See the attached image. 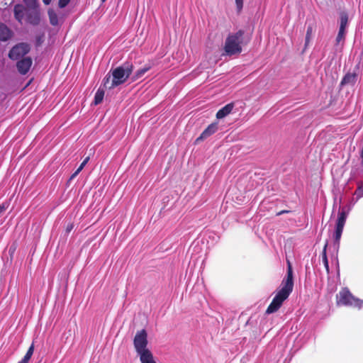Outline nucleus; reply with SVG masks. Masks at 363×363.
<instances>
[{"mask_svg": "<svg viewBox=\"0 0 363 363\" xmlns=\"http://www.w3.org/2000/svg\"><path fill=\"white\" fill-rule=\"evenodd\" d=\"M29 45L26 43H20L13 47L9 52V57L13 60H17L24 56L29 51Z\"/></svg>", "mask_w": 363, "mask_h": 363, "instance_id": "obj_7", "label": "nucleus"}, {"mask_svg": "<svg viewBox=\"0 0 363 363\" xmlns=\"http://www.w3.org/2000/svg\"><path fill=\"white\" fill-rule=\"evenodd\" d=\"M337 304L360 309L363 300L355 297L347 288L342 289L337 294Z\"/></svg>", "mask_w": 363, "mask_h": 363, "instance_id": "obj_4", "label": "nucleus"}, {"mask_svg": "<svg viewBox=\"0 0 363 363\" xmlns=\"http://www.w3.org/2000/svg\"><path fill=\"white\" fill-rule=\"evenodd\" d=\"M80 172H77V169L74 172V173L72 175L71 179L74 178Z\"/></svg>", "mask_w": 363, "mask_h": 363, "instance_id": "obj_29", "label": "nucleus"}, {"mask_svg": "<svg viewBox=\"0 0 363 363\" xmlns=\"http://www.w3.org/2000/svg\"><path fill=\"white\" fill-rule=\"evenodd\" d=\"M311 32H312V28L310 27L307 30L306 36V44H307L310 40Z\"/></svg>", "mask_w": 363, "mask_h": 363, "instance_id": "obj_23", "label": "nucleus"}, {"mask_svg": "<svg viewBox=\"0 0 363 363\" xmlns=\"http://www.w3.org/2000/svg\"><path fill=\"white\" fill-rule=\"evenodd\" d=\"M236 8L238 11H240L243 7V0H235Z\"/></svg>", "mask_w": 363, "mask_h": 363, "instance_id": "obj_21", "label": "nucleus"}, {"mask_svg": "<svg viewBox=\"0 0 363 363\" xmlns=\"http://www.w3.org/2000/svg\"><path fill=\"white\" fill-rule=\"evenodd\" d=\"M148 70V68H143L139 69L135 74V79H139Z\"/></svg>", "mask_w": 363, "mask_h": 363, "instance_id": "obj_20", "label": "nucleus"}, {"mask_svg": "<svg viewBox=\"0 0 363 363\" xmlns=\"http://www.w3.org/2000/svg\"><path fill=\"white\" fill-rule=\"evenodd\" d=\"M345 33L346 31L339 30L336 38V41L337 43H340L341 42L344 41Z\"/></svg>", "mask_w": 363, "mask_h": 363, "instance_id": "obj_19", "label": "nucleus"}, {"mask_svg": "<svg viewBox=\"0 0 363 363\" xmlns=\"http://www.w3.org/2000/svg\"><path fill=\"white\" fill-rule=\"evenodd\" d=\"M133 71L131 65H124L112 71L111 75H107L104 79V86L107 89H113L123 83L129 77Z\"/></svg>", "mask_w": 363, "mask_h": 363, "instance_id": "obj_3", "label": "nucleus"}, {"mask_svg": "<svg viewBox=\"0 0 363 363\" xmlns=\"http://www.w3.org/2000/svg\"><path fill=\"white\" fill-rule=\"evenodd\" d=\"M355 198L352 199L354 203L357 202L360 198L363 196V181L357 182V188L354 193Z\"/></svg>", "mask_w": 363, "mask_h": 363, "instance_id": "obj_12", "label": "nucleus"}, {"mask_svg": "<svg viewBox=\"0 0 363 363\" xmlns=\"http://www.w3.org/2000/svg\"><path fill=\"white\" fill-rule=\"evenodd\" d=\"M106 0H101L102 2H105Z\"/></svg>", "mask_w": 363, "mask_h": 363, "instance_id": "obj_33", "label": "nucleus"}, {"mask_svg": "<svg viewBox=\"0 0 363 363\" xmlns=\"http://www.w3.org/2000/svg\"><path fill=\"white\" fill-rule=\"evenodd\" d=\"M348 24V16L346 13L342 12L340 15V30L346 31Z\"/></svg>", "mask_w": 363, "mask_h": 363, "instance_id": "obj_13", "label": "nucleus"}, {"mask_svg": "<svg viewBox=\"0 0 363 363\" xmlns=\"http://www.w3.org/2000/svg\"><path fill=\"white\" fill-rule=\"evenodd\" d=\"M32 65V60L30 57H26L17 63L18 70L20 73L25 74L30 69Z\"/></svg>", "mask_w": 363, "mask_h": 363, "instance_id": "obj_8", "label": "nucleus"}, {"mask_svg": "<svg viewBox=\"0 0 363 363\" xmlns=\"http://www.w3.org/2000/svg\"><path fill=\"white\" fill-rule=\"evenodd\" d=\"M7 208L8 205L6 203H2L1 205H0V215L3 213L6 210Z\"/></svg>", "mask_w": 363, "mask_h": 363, "instance_id": "obj_25", "label": "nucleus"}, {"mask_svg": "<svg viewBox=\"0 0 363 363\" xmlns=\"http://www.w3.org/2000/svg\"><path fill=\"white\" fill-rule=\"evenodd\" d=\"M69 1L70 0H59V6L60 8H64L69 3Z\"/></svg>", "mask_w": 363, "mask_h": 363, "instance_id": "obj_22", "label": "nucleus"}, {"mask_svg": "<svg viewBox=\"0 0 363 363\" xmlns=\"http://www.w3.org/2000/svg\"><path fill=\"white\" fill-rule=\"evenodd\" d=\"M326 248H327V244L325 245L323 250V262L324 264V267L326 269L327 273H329V264H328V260L326 255Z\"/></svg>", "mask_w": 363, "mask_h": 363, "instance_id": "obj_18", "label": "nucleus"}, {"mask_svg": "<svg viewBox=\"0 0 363 363\" xmlns=\"http://www.w3.org/2000/svg\"><path fill=\"white\" fill-rule=\"evenodd\" d=\"M218 130V123H213L211 125H209L207 128H206L203 133L201 134V135L196 139V142H199V140H202L214 133Z\"/></svg>", "mask_w": 363, "mask_h": 363, "instance_id": "obj_9", "label": "nucleus"}, {"mask_svg": "<svg viewBox=\"0 0 363 363\" xmlns=\"http://www.w3.org/2000/svg\"><path fill=\"white\" fill-rule=\"evenodd\" d=\"M242 36L243 32L242 30H239L234 34L230 35L226 38L224 50L227 55H233L241 52V44L242 43Z\"/></svg>", "mask_w": 363, "mask_h": 363, "instance_id": "obj_5", "label": "nucleus"}, {"mask_svg": "<svg viewBox=\"0 0 363 363\" xmlns=\"http://www.w3.org/2000/svg\"><path fill=\"white\" fill-rule=\"evenodd\" d=\"M31 358V357L28 356V355H25L24 357L23 358V359H21L24 363H28V361L30 360V359Z\"/></svg>", "mask_w": 363, "mask_h": 363, "instance_id": "obj_27", "label": "nucleus"}, {"mask_svg": "<svg viewBox=\"0 0 363 363\" xmlns=\"http://www.w3.org/2000/svg\"><path fill=\"white\" fill-rule=\"evenodd\" d=\"M234 107V104L233 103H230L225 105L223 108L220 109L216 113V118L218 119H222L227 116L230 112L233 111Z\"/></svg>", "mask_w": 363, "mask_h": 363, "instance_id": "obj_10", "label": "nucleus"}, {"mask_svg": "<svg viewBox=\"0 0 363 363\" xmlns=\"http://www.w3.org/2000/svg\"><path fill=\"white\" fill-rule=\"evenodd\" d=\"M104 96V91L102 89H98L94 96V104L97 105L100 104L103 101Z\"/></svg>", "mask_w": 363, "mask_h": 363, "instance_id": "obj_17", "label": "nucleus"}, {"mask_svg": "<svg viewBox=\"0 0 363 363\" xmlns=\"http://www.w3.org/2000/svg\"><path fill=\"white\" fill-rule=\"evenodd\" d=\"M356 81V75L352 73H347L345 74V76L343 77L341 84L342 85H346V84H354Z\"/></svg>", "mask_w": 363, "mask_h": 363, "instance_id": "obj_14", "label": "nucleus"}, {"mask_svg": "<svg viewBox=\"0 0 363 363\" xmlns=\"http://www.w3.org/2000/svg\"><path fill=\"white\" fill-rule=\"evenodd\" d=\"M14 14L18 21H21L23 17V7L21 5H16L14 7Z\"/></svg>", "mask_w": 363, "mask_h": 363, "instance_id": "obj_16", "label": "nucleus"}, {"mask_svg": "<svg viewBox=\"0 0 363 363\" xmlns=\"http://www.w3.org/2000/svg\"><path fill=\"white\" fill-rule=\"evenodd\" d=\"M293 287V271L290 262H288L286 277L282 281L281 289L278 290L272 303L268 306L266 313L270 314L277 311L281 306L283 302L289 297L291 293Z\"/></svg>", "mask_w": 363, "mask_h": 363, "instance_id": "obj_1", "label": "nucleus"}, {"mask_svg": "<svg viewBox=\"0 0 363 363\" xmlns=\"http://www.w3.org/2000/svg\"><path fill=\"white\" fill-rule=\"evenodd\" d=\"M84 167H85L84 162H82V164L77 169V172H81Z\"/></svg>", "mask_w": 363, "mask_h": 363, "instance_id": "obj_28", "label": "nucleus"}, {"mask_svg": "<svg viewBox=\"0 0 363 363\" xmlns=\"http://www.w3.org/2000/svg\"><path fill=\"white\" fill-rule=\"evenodd\" d=\"M348 212H346L344 208L342 209L341 211L339 212L337 220L336 223L335 230L334 233V239L335 243L339 245L342 233L343 231V228L346 222V219L347 217Z\"/></svg>", "mask_w": 363, "mask_h": 363, "instance_id": "obj_6", "label": "nucleus"}, {"mask_svg": "<svg viewBox=\"0 0 363 363\" xmlns=\"http://www.w3.org/2000/svg\"><path fill=\"white\" fill-rule=\"evenodd\" d=\"M11 36V30L5 25L0 23V40H7Z\"/></svg>", "mask_w": 363, "mask_h": 363, "instance_id": "obj_11", "label": "nucleus"}, {"mask_svg": "<svg viewBox=\"0 0 363 363\" xmlns=\"http://www.w3.org/2000/svg\"><path fill=\"white\" fill-rule=\"evenodd\" d=\"M43 1L45 4L48 5V4H50V3L51 2L52 0H43Z\"/></svg>", "mask_w": 363, "mask_h": 363, "instance_id": "obj_30", "label": "nucleus"}, {"mask_svg": "<svg viewBox=\"0 0 363 363\" xmlns=\"http://www.w3.org/2000/svg\"><path fill=\"white\" fill-rule=\"evenodd\" d=\"M18 363H24L22 360H21L20 362H18Z\"/></svg>", "mask_w": 363, "mask_h": 363, "instance_id": "obj_32", "label": "nucleus"}, {"mask_svg": "<svg viewBox=\"0 0 363 363\" xmlns=\"http://www.w3.org/2000/svg\"><path fill=\"white\" fill-rule=\"evenodd\" d=\"M89 160V157H87L84 159V160L82 162H84V164L86 165Z\"/></svg>", "mask_w": 363, "mask_h": 363, "instance_id": "obj_31", "label": "nucleus"}, {"mask_svg": "<svg viewBox=\"0 0 363 363\" xmlns=\"http://www.w3.org/2000/svg\"><path fill=\"white\" fill-rule=\"evenodd\" d=\"M23 1L28 5V6H33L35 3V0H23Z\"/></svg>", "mask_w": 363, "mask_h": 363, "instance_id": "obj_26", "label": "nucleus"}, {"mask_svg": "<svg viewBox=\"0 0 363 363\" xmlns=\"http://www.w3.org/2000/svg\"><path fill=\"white\" fill-rule=\"evenodd\" d=\"M33 351H34V346H33V345H31V346L29 347V349L28 350L26 354L28 355L30 357H32V355L33 354Z\"/></svg>", "mask_w": 363, "mask_h": 363, "instance_id": "obj_24", "label": "nucleus"}, {"mask_svg": "<svg viewBox=\"0 0 363 363\" xmlns=\"http://www.w3.org/2000/svg\"><path fill=\"white\" fill-rule=\"evenodd\" d=\"M133 345L140 363H157L152 351L147 347V333L145 330L136 333Z\"/></svg>", "mask_w": 363, "mask_h": 363, "instance_id": "obj_2", "label": "nucleus"}, {"mask_svg": "<svg viewBox=\"0 0 363 363\" xmlns=\"http://www.w3.org/2000/svg\"><path fill=\"white\" fill-rule=\"evenodd\" d=\"M48 16L50 22L52 26H57L59 23V18L57 14L52 9L48 11Z\"/></svg>", "mask_w": 363, "mask_h": 363, "instance_id": "obj_15", "label": "nucleus"}]
</instances>
